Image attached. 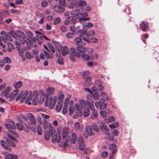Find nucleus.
<instances>
[{"label": "nucleus", "mask_w": 159, "mask_h": 159, "mask_svg": "<svg viewBox=\"0 0 159 159\" xmlns=\"http://www.w3.org/2000/svg\"><path fill=\"white\" fill-rule=\"evenodd\" d=\"M32 92L31 91L29 92L27 90L25 91L23 94L22 98L20 99V102H24L26 99L25 103H26V102L31 100L33 98V104L34 105H37L39 101V99L37 98L38 92L35 90L33 92L32 95Z\"/></svg>", "instance_id": "f257e3e1"}, {"label": "nucleus", "mask_w": 159, "mask_h": 159, "mask_svg": "<svg viewBox=\"0 0 159 159\" xmlns=\"http://www.w3.org/2000/svg\"><path fill=\"white\" fill-rule=\"evenodd\" d=\"M5 127L8 130L6 133V134L8 137L12 140H13L16 143L18 142V140L13 136H16V132L13 129H16V126L15 123L11 121L8 123H6L5 124Z\"/></svg>", "instance_id": "f03ea898"}, {"label": "nucleus", "mask_w": 159, "mask_h": 159, "mask_svg": "<svg viewBox=\"0 0 159 159\" xmlns=\"http://www.w3.org/2000/svg\"><path fill=\"white\" fill-rule=\"evenodd\" d=\"M80 104L76 103L75 107L76 109V112L78 114V116H80L83 115L81 107L84 109L86 106V101L83 99H80L79 101Z\"/></svg>", "instance_id": "7ed1b4c3"}, {"label": "nucleus", "mask_w": 159, "mask_h": 159, "mask_svg": "<svg viewBox=\"0 0 159 159\" xmlns=\"http://www.w3.org/2000/svg\"><path fill=\"white\" fill-rule=\"evenodd\" d=\"M57 100V98L54 97L53 98L50 97L45 100V105L46 106H48L50 109H52L54 107Z\"/></svg>", "instance_id": "20e7f679"}, {"label": "nucleus", "mask_w": 159, "mask_h": 159, "mask_svg": "<svg viewBox=\"0 0 159 159\" xmlns=\"http://www.w3.org/2000/svg\"><path fill=\"white\" fill-rule=\"evenodd\" d=\"M80 52H77L76 49L74 48H72L70 49V59L73 62L75 61V56L78 57H80Z\"/></svg>", "instance_id": "39448f33"}, {"label": "nucleus", "mask_w": 159, "mask_h": 159, "mask_svg": "<svg viewBox=\"0 0 159 159\" xmlns=\"http://www.w3.org/2000/svg\"><path fill=\"white\" fill-rule=\"evenodd\" d=\"M61 139V135L59 134V135L57 134L55 130H54L53 134L52 136V141L53 142H57V143H59Z\"/></svg>", "instance_id": "423d86ee"}, {"label": "nucleus", "mask_w": 159, "mask_h": 159, "mask_svg": "<svg viewBox=\"0 0 159 159\" xmlns=\"http://www.w3.org/2000/svg\"><path fill=\"white\" fill-rule=\"evenodd\" d=\"M84 10L83 7H76V8L74 10H73L71 11V15H75V16L78 15L81 12H82Z\"/></svg>", "instance_id": "0eeeda50"}, {"label": "nucleus", "mask_w": 159, "mask_h": 159, "mask_svg": "<svg viewBox=\"0 0 159 159\" xmlns=\"http://www.w3.org/2000/svg\"><path fill=\"white\" fill-rule=\"evenodd\" d=\"M27 116L30 120V121L29 122V125H35L36 121L33 115L31 113H28L27 114Z\"/></svg>", "instance_id": "6e6552de"}, {"label": "nucleus", "mask_w": 159, "mask_h": 159, "mask_svg": "<svg viewBox=\"0 0 159 159\" xmlns=\"http://www.w3.org/2000/svg\"><path fill=\"white\" fill-rule=\"evenodd\" d=\"M87 3L84 0H80L79 2L75 3L70 4V8L74 7L76 5H77V7H83V6H85L86 5Z\"/></svg>", "instance_id": "1a4fd4ad"}, {"label": "nucleus", "mask_w": 159, "mask_h": 159, "mask_svg": "<svg viewBox=\"0 0 159 159\" xmlns=\"http://www.w3.org/2000/svg\"><path fill=\"white\" fill-rule=\"evenodd\" d=\"M77 143L79 145V149L80 150H82L84 149L85 145L84 142V140L83 138L82 137H79L78 138Z\"/></svg>", "instance_id": "9d476101"}, {"label": "nucleus", "mask_w": 159, "mask_h": 159, "mask_svg": "<svg viewBox=\"0 0 159 159\" xmlns=\"http://www.w3.org/2000/svg\"><path fill=\"white\" fill-rule=\"evenodd\" d=\"M60 49L63 56H65L66 55L68 54L69 49L66 46L60 47Z\"/></svg>", "instance_id": "9b49d317"}, {"label": "nucleus", "mask_w": 159, "mask_h": 159, "mask_svg": "<svg viewBox=\"0 0 159 159\" xmlns=\"http://www.w3.org/2000/svg\"><path fill=\"white\" fill-rule=\"evenodd\" d=\"M85 129L86 132L89 136H92L95 134V132L92 130V127L90 125L86 126Z\"/></svg>", "instance_id": "f8f14e48"}, {"label": "nucleus", "mask_w": 159, "mask_h": 159, "mask_svg": "<svg viewBox=\"0 0 159 159\" xmlns=\"http://www.w3.org/2000/svg\"><path fill=\"white\" fill-rule=\"evenodd\" d=\"M70 101V99L69 98H67L65 99V101L64 102V108H63L62 109V112L63 114H66L67 111V103H69Z\"/></svg>", "instance_id": "ddd939ff"}, {"label": "nucleus", "mask_w": 159, "mask_h": 159, "mask_svg": "<svg viewBox=\"0 0 159 159\" xmlns=\"http://www.w3.org/2000/svg\"><path fill=\"white\" fill-rule=\"evenodd\" d=\"M69 129L66 127H64L62 132V139H65L68 136L69 134Z\"/></svg>", "instance_id": "4468645a"}, {"label": "nucleus", "mask_w": 159, "mask_h": 159, "mask_svg": "<svg viewBox=\"0 0 159 159\" xmlns=\"http://www.w3.org/2000/svg\"><path fill=\"white\" fill-rule=\"evenodd\" d=\"M0 143L1 146L6 149L11 151V148L10 147L8 146L7 143H6L3 140H1Z\"/></svg>", "instance_id": "2eb2a0df"}, {"label": "nucleus", "mask_w": 159, "mask_h": 159, "mask_svg": "<svg viewBox=\"0 0 159 159\" xmlns=\"http://www.w3.org/2000/svg\"><path fill=\"white\" fill-rule=\"evenodd\" d=\"M54 10L56 12L62 13L65 11V9L61 6L58 5H56L53 6Z\"/></svg>", "instance_id": "dca6fc26"}, {"label": "nucleus", "mask_w": 159, "mask_h": 159, "mask_svg": "<svg viewBox=\"0 0 159 159\" xmlns=\"http://www.w3.org/2000/svg\"><path fill=\"white\" fill-rule=\"evenodd\" d=\"M10 91V87L9 86H7L5 90L3 92V93L5 95V96L6 98H8L9 97L8 93Z\"/></svg>", "instance_id": "f3484780"}, {"label": "nucleus", "mask_w": 159, "mask_h": 159, "mask_svg": "<svg viewBox=\"0 0 159 159\" xmlns=\"http://www.w3.org/2000/svg\"><path fill=\"white\" fill-rule=\"evenodd\" d=\"M85 79H86L85 83V86L89 87L90 85L91 84V79L89 76H87Z\"/></svg>", "instance_id": "a211bd4d"}, {"label": "nucleus", "mask_w": 159, "mask_h": 159, "mask_svg": "<svg viewBox=\"0 0 159 159\" xmlns=\"http://www.w3.org/2000/svg\"><path fill=\"white\" fill-rule=\"evenodd\" d=\"M18 157L17 156L12 154H9L5 157V159H17Z\"/></svg>", "instance_id": "6ab92c4d"}, {"label": "nucleus", "mask_w": 159, "mask_h": 159, "mask_svg": "<svg viewBox=\"0 0 159 159\" xmlns=\"http://www.w3.org/2000/svg\"><path fill=\"white\" fill-rule=\"evenodd\" d=\"M53 134V133L51 132L48 131V130H47L45 132V139L47 140H48L50 138V136H52Z\"/></svg>", "instance_id": "aec40b11"}, {"label": "nucleus", "mask_w": 159, "mask_h": 159, "mask_svg": "<svg viewBox=\"0 0 159 159\" xmlns=\"http://www.w3.org/2000/svg\"><path fill=\"white\" fill-rule=\"evenodd\" d=\"M85 31H83V32H82L80 35V36L82 38H83V40H84L88 38L89 37V35L87 33H85Z\"/></svg>", "instance_id": "412c9836"}, {"label": "nucleus", "mask_w": 159, "mask_h": 159, "mask_svg": "<svg viewBox=\"0 0 159 159\" xmlns=\"http://www.w3.org/2000/svg\"><path fill=\"white\" fill-rule=\"evenodd\" d=\"M91 126L93 129L96 132H98L99 131V129L98 125L95 123H92Z\"/></svg>", "instance_id": "4be33fe9"}, {"label": "nucleus", "mask_w": 159, "mask_h": 159, "mask_svg": "<svg viewBox=\"0 0 159 159\" xmlns=\"http://www.w3.org/2000/svg\"><path fill=\"white\" fill-rule=\"evenodd\" d=\"M18 92V90L16 89L11 92L10 94H9V97L11 99L14 98L16 96Z\"/></svg>", "instance_id": "5701e85b"}, {"label": "nucleus", "mask_w": 159, "mask_h": 159, "mask_svg": "<svg viewBox=\"0 0 159 159\" xmlns=\"http://www.w3.org/2000/svg\"><path fill=\"white\" fill-rule=\"evenodd\" d=\"M86 104L88 106V107H89L91 110H93V108H94L93 103L92 101L90 102L89 100H87Z\"/></svg>", "instance_id": "b1692460"}, {"label": "nucleus", "mask_w": 159, "mask_h": 159, "mask_svg": "<svg viewBox=\"0 0 159 159\" xmlns=\"http://www.w3.org/2000/svg\"><path fill=\"white\" fill-rule=\"evenodd\" d=\"M45 98V93L44 92H42L41 94V97L40 99H39L38 102H39L40 104L42 103L44 101Z\"/></svg>", "instance_id": "393cba45"}, {"label": "nucleus", "mask_w": 159, "mask_h": 159, "mask_svg": "<svg viewBox=\"0 0 159 159\" xmlns=\"http://www.w3.org/2000/svg\"><path fill=\"white\" fill-rule=\"evenodd\" d=\"M10 139L11 140H10L9 139L6 138L5 139V140L10 146L13 147H15L16 145L15 143L12 141H13V140H12L11 139Z\"/></svg>", "instance_id": "a878e982"}, {"label": "nucleus", "mask_w": 159, "mask_h": 159, "mask_svg": "<svg viewBox=\"0 0 159 159\" xmlns=\"http://www.w3.org/2000/svg\"><path fill=\"white\" fill-rule=\"evenodd\" d=\"M43 36H42L36 35V38L34 37L33 39V40L34 41L36 42L38 41H41V42H43V39L42 38Z\"/></svg>", "instance_id": "bb28decb"}, {"label": "nucleus", "mask_w": 159, "mask_h": 159, "mask_svg": "<svg viewBox=\"0 0 159 159\" xmlns=\"http://www.w3.org/2000/svg\"><path fill=\"white\" fill-rule=\"evenodd\" d=\"M54 89L53 88H48L47 91V96H49L50 94H53Z\"/></svg>", "instance_id": "cd10ccee"}, {"label": "nucleus", "mask_w": 159, "mask_h": 159, "mask_svg": "<svg viewBox=\"0 0 159 159\" xmlns=\"http://www.w3.org/2000/svg\"><path fill=\"white\" fill-rule=\"evenodd\" d=\"M116 147V145L115 143H112L110 145L109 148L112 150V154L115 153Z\"/></svg>", "instance_id": "c85d7f7f"}, {"label": "nucleus", "mask_w": 159, "mask_h": 159, "mask_svg": "<svg viewBox=\"0 0 159 159\" xmlns=\"http://www.w3.org/2000/svg\"><path fill=\"white\" fill-rule=\"evenodd\" d=\"M7 51L9 52H11L12 51V49H14V46L13 44L11 43H7Z\"/></svg>", "instance_id": "c756f323"}, {"label": "nucleus", "mask_w": 159, "mask_h": 159, "mask_svg": "<svg viewBox=\"0 0 159 159\" xmlns=\"http://www.w3.org/2000/svg\"><path fill=\"white\" fill-rule=\"evenodd\" d=\"M62 105L61 102L58 103L56 106V109L57 112H59L61 111Z\"/></svg>", "instance_id": "7c9ffc66"}, {"label": "nucleus", "mask_w": 159, "mask_h": 159, "mask_svg": "<svg viewBox=\"0 0 159 159\" xmlns=\"http://www.w3.org/2000/svg\"><path fill=\"white\" fill-rule=\"evenodd\" d=\"M77 49L81 52H85L86 50V48L83 46L80 45L76 47Z\"/></svg>", "instance_id": "2f4dec72"}, {"label": "nucleus", "mask_w": 159, "mask_h": 159, "mask_svg": "<svg viewBox=\"0 0 159 159\" xmlns=\"http://www.w3.org/2000/svg\"><path fill=\"white\" fill-rule=\"evenodd\" d=\"M115 120V118L112 116L109 117L108 118H106L105 119V121L107 123H110L114 121Z\"/></svg>", "instance_id": "473e14b6"}, {"label": "nucleus", "mask_w": 159, "mask_h": 159, "mask_svg": "<svg viewBox=\"0 0 159 159\" xmlns=\"http://www.w3.org/2000/svg\"><path fill=\"white\" fill-rule=\"evenodd\" d=\"M93 26V24L90 22L88 23L83 26V29L84 30H87L89 28L92 27Z\"/></svg>", "instance_id": "72a5a7b5"}, {"label": "nucleus", "mask_w": 159, "mask_h": 159, "mask_svg": "<svg viewBox=\"0 0 159 159\" xmlns=\"http://www.w3.org/2000/svg\"><path fill=\"white\" fill-rule=\"evenodd\" d=\"M72 141L73 143H76L77 140V136L76 134L75 133H73L72 134Z\"/></svg>", "instance_id": "f704fd0d"}, {"label": "nucleus", "mask_w": 159, "mask_h": 159, "mask_svg": "<svg viewBox=\"0 0 159 159\" xmlns=\"http://www.w3.org/2000/svg\"><path fill=\"white\" fill-rule=\"evenodd\" d=\"M99 126H100L99 125ZM100 127L101 130H102L103 132L106 133L108 131V128L107 126L104 125H102L100 126Z\"/></svg>", "instance_id": "c9c22d12"}, {"label": "nucleus", "mask_w": 159, "mask_h": 159, "mask_svg": "<svg viewBox=\"0 0 159 159\" xmlns=\"http://www.w3.org/2000/svg\"><path fill=\"white\" fill-rule=\"evenodd\" d=\"M73 128L75 131L78 130L80 128V124L79 122H76L74 125Z\"/></svg>", "instance_id": "e433bc0d"}, {"label": "nucleus", "mask_w": 159, "mask_h": 159, "mask_svg": "<svg viewBox=\"0 0 159 159\" xmlns=\"http://www.w3.org/2000/svg\"><path fill=\"white\" fill-rule=\"evenodd\" d=\"M75 30H76V28L74 26H71L70 27V30H71L73 32H72L71 34H70V37L71 36H73V34H77V31H75Z\"/></svg>", "instance_id": "4c0bfd02"}, {"label": "nucleus", "mask_w": 159, "mask_h": 159, "mask_svg": "<svg viewBox=\"0 0 159 159\" xmlns=\"http://www.w3.org/2000/svg\"><path fill=\"white\" fill-rule=\"evenodd\" d=\"M18 35V39L20 38V39H24L25 37V36L24 33L22 31H20L19 32Z\"/></svg>", "instance_id": "58836bf2"}, {"label": "nucleus", "mask_w": 159, "mask_h": 159, "mask_svg": "<svg viewBox=\"0 0 159 159\" xmlns=\"http://www.w3.org/2000/svg\"><path fill=\"white\" fill-rule=\"evenodd\" d=\"M90 114V112L88 109L86 108L84 109L83 116L84 117L88 116Z\"/></svg>", "instance_id": "ea45409f"}, {"label": "nucleus", "mask_w": 159, "mask_h": 159, "mask_svg": "<svg viewBox=\"0 0 159 159\" xmlns=\"http://www.w3.org/2000/svg\"><path fill=\"white\" fill-rule=\"evenodd\" d=\"M23 93V92L20 91L16 98V100L17 101L20 99V98H22V96Z\"/></svg>", "instance_id": "a19ab883"}, {"label": "nucleus", "mask_w": 159, "mask_h": 159, "mask_svg": "<svg viewBox=\"0 0 159 159\" xmlns=\"http://www.w3.org/2000/svg\"><path fill=\"white\" fill-rule=\"evenodd\" d=\"M82 57L83 59L86 61H89L90 59L89 57L85 53L82 54Z\"/></svg>", "instance_id": "79ce46f5"}, {"label": "nucleus", "mask_w": 159, "mask_h": 159, "mask_svg": "<svg viewBox=\"0 0 159 159\" xmlns=\"http://www.w3.org/2000/svg\"><path fill=\"white\" fill-rule=\"evenodd\" d=\"M148 28V25L144 23L141 24V29L143 31H145Z\"/></svg>", "instance_id": "37998d69"}, {"label": "nucleus", "mask_w": 159, "mask_h": 159, "mask_svg": "<svg viewBox=\"0 0 159 159\" xmlns=\"http://www.w3.org/2000/svg\"><path fill=\"white\" fill-rule=\"evenodd\" d=\"M9 33L5 31H2L1 32V35L2 37L6 39V37L8 35Z\"/></svg>", "instance_id": "c03bdc74"}, {"label": "nucleus", "mask_w": 159, "mask_h": 159, "mask_svg": "<svg viewBox=\"0 0 159 159\" xmlns=\"http://www.w3.org/2000/svg\"><path fill=\"white\" fill-rule=\"evenodd\" d=\"M48 4V2L47 0H42L41 3V5L42 7H46Z\"/></svg>", "instance_id": "a18cd8bd"}, {"label": "nucleus", "mask_w": 159, "mask_h": 159, "mask_svg": "<svg viewBox=\"0 0 159 159\" xmlns=\"http://www.w3.org/2000/svg\"><path fill=\"white\" fill-rule=\"evenodd\" d=\"M4 62L7 63H10L11 62V60L10 58L8 57H5L3 58Z\"/></svg>", "instance_id": "49530a36"}, {"label": "nucleus", "mask_w": 159, "mask_h": 159, "mask_svg": "<svg viewBox=\"0 0 159 159\" xmlns=\"http://www.w3.org/2000/svg\"><path fill=\"white\" fill-rule=\"evenodd\" d=\"M22 82L20 81H19L15 85V88L16 89L20 88L22 86Z\"/></svg>", "instance_id": "de8ad7c7"}, {"label": "nucleus", "mask_w": 159, "mask_h": 159, "mask_svg": "<svg viewBox=\"0 0 159 159\" xmlns=\"http://www.w3.org/2000/svg\"><path fill=\"white\" fill-rule=\"evenodd\" d=\"M92 111V114L93 116L95 117H97L98 116V114L97 111L94 109L93 108V110H91Z\"/></svg>", "instance_id": "09e8293b"}, {"label": "nucleus", "mask_w": 159, "mask_h": 159, "mask_svg": "<svg viewBox=\"0 0 159 159\" xmlns=\"http://www.w3.org/2000/svg\"><path fill=\"white\" fill-rule=\"evenodd\" d=\"M119 125V123L118 122H115L113 124L110 125L109 127L111 128H116Z\"/></svg>", "instance_id": "8fccbe9b"}, {"label": "nucleus", "mask_w": 159, "mask_h": 159, "mask_svg": "<svg viewBox=\"0 0 159 159\" xmlns=\"http://www.w3.org/2000/svg\"><path fill=\"white\" fill-rule=\"evenodd\" d=\"M93 98L96 100H98L99 98L98 92L93 94Z\"/></svg>", "instance_id": "3c124183"}, {"label": "nucleus", "mask_w": 159, "mask_h": 159, "mask_svg": "<svg viewBox=\"0 0 159 159\" xmlns=\"http://www.w3.org/2000/svg\"><path fill=\"white\" fill-rule=\"evenodd\" d=\"M57 62L60 65H62L63 64V60L62 57L61 56L58 57Z\"/></svg>", "instance_id": "603ef678"}, {"label": "nucleus", "mask_w": 159, "mask_h": 159, "mask_svg": "<svg viewBox=\"0 0 159 159\" xmlns=\"http://www.w3.org/2000/svg\"><path fill=\"white\" fill-rule=\"evenodd\" d=\"M48 45L50 49L53 53H54L55 52V50L52 45L50 43H48Z\"/></svg>", "instance_id": "864d4df0"}, {"label": "nucleus", "mask_w": 159, "mask_h": 159, "mask_svg": "<svg viewBox=\"0 0 159 159\" xmlns=\"http://www.w3.org/2000/svg\"><path fill=\"white\" fill-rule=\"evenodd\" d=\"M16 48H17L19 54L20 56H22L23 55V49L20 47H16Z\"/></svg>", "instance_id": "5fc2aeb1"}, {"label": "nucleus", "mask_w": 159, "mask_h": 159, "mask_svg": "<svg viewBox=\"0 0 159 159\" xmlns=\"http://www.w3.org/2000/svg\"><path fill=\"white\" fill-rule=\"evenodd\" d=\"M107 106V104L106 103L101 104L99 107L100 110H103L105 109Z\"/></svg>", "instance_id": "6e6d98bb"}, {"label": "nucleus", "mask_w": 159, "mask_h": 159, "mask_svg": "<svg viewBox=\"0 0 159 159\" xmlns=\"http://www.w3.org/2000/svg\"><path fill=\"white\" fill-rule=\"evenodd\" d=\"M27 39V38L26 37H25L24 39H20V41L21 43L22 44H24L25 43H27V42L26 41V40Z\"/></svg>", "instance_id": "4d7b16f0"}, {"label": "nucleus", "mask_w": 159, "mask_h": 159, "mask_svg": "<svg viewBox=\"0 0 159 159\" xmlns=\"http://www.w3.org/2000/svg\"><path fill=\"white\" fill-rule=\"evenodd\" d=\"M101 116L103 118H106L107 117V115L106 114L105 111H101L100 112Z\"/></svg>", "instance_id": "13d9d810"}, {"label": "nucleus", "mask_w": 159, "mask_h": 159, "mask_svg": "<svg viewBox=\"0 0 159 159\" xmlns=\"http://www.w3.org/2000/svg\"><path fill=\"white\" fill-rule=\"evenodd\" d=\"M37 130L38 134L41 135L42 134V131L41 129V128L39 125H38L37 127Z\"/></svg>", "instance_id": "bf43d9fd"}, {"label": "nucleus", "mask_w": 159, "mask_h": 159, "mask_svg": "<svg viewBox=\"0 0 159 159\" xmlns=\"http://www.w3.org/2000/svg\"><path fill=\"white\" fill-rule=\"evenodd\" d=\"M90 72L89 71H84L83 73V78L84 79H85L87 75H89L90 74Z\"/></svg>", "instance_id": "052dcab7"}, {"label": "nucleus", "mask_w": 159, "mask_h": 159, "mask_svg": "<svg viewBox=\"0 0 159 159\" xmlns=\"http://www.w3.org/2000/svg\"><path fill=\"white\" fill-rule=\"evenodd\" d=\"M16 126L19 130H23V125H22L21 124L17 123L16 124Z\"/></svg>", "instance_id": "680f3d73"}, {"label": "nucleus", "mask_w": 159, "mask_h": 159, "mask_svg": "<svg viewBox=\"0 0 159 159\" xmlns=\"http://www.w3.org/2000/svg\"><path fill=\"white\" fill-rule=\"evenodd\" d=\"M75 41L76 42V43H75V44L76 45H78V44L79 43L81 42L82 40L79 37H77L75 39Z\"/></svg>", "instance_id": "e2e57ef3"}, {"label": "nucleus", "mask_w": 159, "mask_h": 159, "mask_svg": "<svg viewBox=\"0 0 159 159\" xmlns=\"http://www.w3.org/2000/svg\"><path fill=\"white\" fill-rule=\"evenodd\" d=\"M25 56L28 59H31L32 57H31V54L30 53L28 52H27L25 54Z\"/></svg>", "instance_id": "0e129e2a"}, {"label": "nucleus", "mask_w": 159, "mask_h": 159, "mask_svg": "<svg viewBox=\"0 0 159 159\" xmlns=\"http://www.w3.org/2000/svg\"><path fill=\"white\" fill-rule=\"evenodd\" d=\"M61 21V19L59 18H57L54 20V24L56 25L59 23Z\"/></svg>", "instance_id": "69168bd1"}, {"label": "nucleus", "mask_w": 159, "mask_h": 159, "mask_svg": "<svg viewBox=\"0 0 159 159\" xmlns=\"http://www.w3.org/2000/svg\"><path fill=\"white\" fill-rule=\"evenodd\" d=\"M27 35L30 38H32L33 36V34L30 31H27L26 32Z\"/></svg>", "instance_id": "338daca9"}, {"label": "nucleus", "mask_w": 159, "mask_h": 159, "mask_svg": "<svg viewBox=\"0 0 159 159\" xmlns=\"http://www.w3.org/2000/svg\"><path fill=\"white\" fill-rule=\"evenodd\" d=\"M11 35L14 38H15L16 39H18V34H16L15 33H14L13 31L12 32H11L10 33Z\"/></svg>", "instance_id": "774afa93"}]
</instances>
